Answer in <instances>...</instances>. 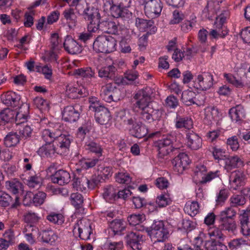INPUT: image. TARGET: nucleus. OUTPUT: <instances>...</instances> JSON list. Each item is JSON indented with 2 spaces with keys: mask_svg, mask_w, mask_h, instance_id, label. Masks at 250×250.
I'll return each mask as SVG.
<instances>
[{
  "mask_svg": "<svg viewBox=\"0 0 250 250\" xmlns=\"http://www.w3.org/2000/svg\"><path fill=\"white\" fill-rule=\"evenodd\" d=\"M154 90L150 87H146L139 90L134 96L136 100V107L139 108L140 118L143 121L151 123L158 117L159 111L154 109L150 102Z\"/></svg>",
  "mask_w": 250,
  "mask_h": 250,
  "instance_id": "obj_1",
  "label": "nucleus"
},
{
  "mask_svg": "<svg viewBox=\"0 0 250 250\" xmlns=\"http://www.w3.org/2000/svg\"><path fill=\"white\" fill-rule=\"evenodd\" d=\"M29 105L23 103L18 111H16L9 108H5L0 113V119L4 122L15 120L17 125H20L26 122L29 114Z\"/></svg>",
  "mask_w": 250,
  "mask_h": 250,
  "instance_id": "obj_2",
  "label": "nucleus"
},
{
  "mask_svg": "<svg viewBox=\"0 0 250 250\" xmlns=\"http://www.w3.org/2000/svg\"><path fill=\"white\" fill-rule=\"evenodd\" d=\"M117 117L128 126L130 133L132 136L141 138L147 134V130L146 126L142 123L138 122L135 118H130L128 111H120Z\"/></svg>",
  "mask_w": 250,
  "mask_h": 250,
  "instance_id": "obj_3",
  "label": "nucleus"
},
{
  "mask_svg": "<svg viewBox=\"0 0 250 250\" xmlns=\"http://www.w3.org/2000/svg\"><path fill=\"white\" fill-rule=\"evenodd\" d=\"M93 47L96 52L110 53L116 50L117 41L112 36L100 35L94 42Z\"/></svg>",
  "mask_w": 250,
  "mask_h": 250,
  "instance_id": "obj_4",
  "label": "nucleus"
},
{
  "mask_svg": "<svg viewBox=\"0 0 250 250\" xmlns=\"http://www.w3.org/2000/svg\"><path fill=\"white\" fill-rule=\"evenodd\" d=\"M220 171L207 172V167L204 165L197 166L194 171V179L198 183L206 184L219 177Z\"/></svg>",
  "mask_w": 250,
  "mask_h": 250,
  "instance_id": "obj_5",
  "label": "nucleus"
},
{
  "mask_svg": "<svg viewBox=\"0 0 250 250\" xmlns=\"http://www.w3.org/2000/svg\"><path fill=\"white\" fill-rule=\"evenodd\" d=\"M151 238L156 239L158 242H164L167 238L169 231L163 221L154 222L149 231Z\"/></svg>",
  "mask_w": 250,
  "mask_h": 250,
  "instance_id": "obj_6",
  "label": "nucleus"
},
{
  "mask_svg": "<svg viewBox=\"0 0 250 250\" xmlns=\"http://www.w3.org/2000/svg\"><path fill=\"white\" fill-rule=\"evenodd\" d=\"M171 136H167L154 143V146L158 151V157L164 159L173 150V140Z\"/></svg>",
  "mask_w": 250,
  "mask_h": 250,
  "instance_id": "obj_7",
  "label": "nucleus"
},
{
  "mask_svg": "<svg viewBox=\"0 0 250 250\" xmlns=\"http://www.w3.org/2000/svg\"><path fill=\"white\" fill-rule=\"evenodd\" d=\"M144 6L145 14L150 18L159 16L163 8V4L160 0H142Z\"/></svg>",
  "mask_w": 250,
  "mask_h": 250,
  "instance_id": "obj_8",
  "label": "nucleus"
},
{
  "mask_svg": "<svg viewBox=\"0 0 250 250\" xmlns=\"http://www.w3.org/2000/svg\"><path fill=\"white\" fill-rule=\"evenodd\" d=\"M213 84V75L209 72H203L198 74L193 81L194 87L201 90L209 89L212 86Z\"/></svg>",
  "mask_w": 250,
  "mask_h": 250,
  "instance_id": "obj_9",
  "label": "nucleus"
},
{
  "mask_svg": "<svg viewBox=\"0 0 250 250\" xmlns=\"http://www.w3.org/2000/svg\"><path fill=\"white\" fill-rule=\"evenodd\" d=\"M224 76L229 83L236 87L240 88L244 86L250 87V70L244 73L241 77H239L237 74L233 75L230 73H225Z\"/></svg>",
  "mask_w": 250,
  "mask_h": 250,
  "instance_id": "obj_10",
  "label": "nucleus"
},
{
  "mask_svg": "<svg viewBox=\"0 0 250 250\" xmlns=\"http://www.w3.org/2000/svg\"><path fill=\"white\" fill-rule=\"evenodd\" d=\"M73 231L75 233L78 232L81 239L85 240L89 239L92 233L90 221L85 218L79 220L74 226Z\"/></svg>",
  "mask_w": 250,
  "mask_h": 250,
  "instance_id": "obj_11",
  "label": "nucleus"
},
{
  "mask_svg": "<svg viewBox=\"0 0 250 250\" xmlns=\"http://www.w3.org/2000/svg\"><path fill=\"white\" fill-rule=\"evenodd\" d=\"M98 181L95 179L89 180L87 177L83 176L74 179L73 187L77 190L86 191L87 189H93L98 185Z\"/></svg>",
  "mask_w": 250,
  "mask_h": 250,
  "instance_id": "obj_12",
  "label": "nucleus"
},
{
  "mask_svg": "<svg viewBox=\"0 0 250 250\" xmlns=\"http://www.w3.org/2000/svg\"><path fill=\"white\" fill-rule=\"evenodd\" d=\"M145 236L140 232H130L125 237L127 244L132 250H142L141 244L145 240Z\"/></svg>",
  "mask_w": 250,
  "mask_h": 250,
  "instance_id": "obj_13",
  "label": "nucleus"
},
{
  "mask_svg": "<svg viewBox=\"0 0 250 250\" xmlns=\"http://www.w3.org/2000/svg\"><path fill=\"white\" fill-rule=\"evenodd\" d=\"M72 140V137L70 135L62 134L60 129L59 135L57 136L55 142L58 146V151L60 154H64L68 151Z\"/></svg>",
  "mask_w": 250,
  "mask_h": 250,
  "instance_id": "obj_14",
  "label": "nucleus"
},
{
  "mask_svg": "<svg viewBox=\"0 0 250 250\" xmlns=\"http://www.w3.org/2000/svg\"><path fill=\"white\" fill-rule=\"evenodd\" d=\"M189 158L187 154L181 153L172 161L173 168L178 173H182L187 166L189 164Z\"/></svg>",
  "mask_w": 250,
  "mask_h": 250,
  "instance_id": "obj_15",
  "label": "nucleus"
},
{
  "mask_svg": "<svg viewBox=\"0 0 250 250\" xmlns=\"http://www.w3.org/2000/svg\"><path fill=\"white\" fill-rule=\"evenodd\" d=\"M62 48L61 40L57 33L52 34L50 37V48L49 58L51 61H57V52Z\"/></svg>",
  "mask_w": 250,
  "mask_h": 250,
  "instance_id": "obj_16",
  "label": "nucleus"
},
{
  "mask_svg": "<svg viewBox=\"0 0 250 250\" xmlns=\"http://www.w3.org/2000/svg\"><path fill=\"white\" fill-rule=\"evenodd\" d=\"M6 188L13 194L16 195L15 202L12 205V208H16L20 205L19 198L17 195L22 188V184L18 180H13L6 182Z\"/></svg>",
  "mask_w": 250,
  "mask_h": 250,
  "instance_id": "obj_17",
  "label": "nucleus"
},
{
  "mask_svg": "<svg viewBox=\"0 0 250 250\" xmlns=\"http://www.w3.org/2000/svg\"><path fill=\"white\" fill-rule=\"evenodd\" d=\"M63 47L65 50L71 54L79 53L82 51V47L71 36H67L63 42Z\"/></svg>",
  "mask_w": 250,
  "mask_h": 250,
  "instance_id": "obj_18",
  "label": "nucleus"
},
{
  "mask_svg": "<svg viewBox=\"0 0 250 250\" xmlns=\"http://www.w3.org/2000/svg\"><path fill=\"white\" fill-rule=\"evenodd\" d=\"M21 99V96L13 91H8L1 97L2 101L4 104L12 107H15L20 104Z\"/></svg>",
  "mask_w": 250,
  "mask_h": 250,
  "instance_id": "obj_19",
  "label": "nucleus"
},
{
  "mask_svg": "<svg viewBox=\"0 0 250 250\" xmlns=\"http://www.w3.org/2000/svg\"><path fill=\"white\" fill-rule=\"evenodd\" d=\"M245 176L244 173L239 170L231 173L229 178L230 188L237 189L245 184Z\"/></svg>",
  "mask_w": 250,
  "mask_h": 250,
  "instance_id": "obj_20",
  "label": "nucleus"
},
{
  "mask_svg": "<svg viewBox=\"0 0 250 250\" xmlns=\"http://www.w3.org/2000/svg\"><path fill=\"white\" fill-rule=\"evenodd\" d=\"M229 116L233 122L239 124L245 117V111L243 106L237 105L229 110Z\"/></svg>",
  "mask_w": 250,
  "mask_h": 250,
  "instance_id": "obj_21",
  "label": "nucleus"
},
{
  "mask_svg": "<svg viewBox=\"0 0 250 250\" xmlns=\"http://www.w3.org/2000/svg\"><path fill=\"white\" fill-rule=\"evenodd\" d=\"M204 120L207 123L210 124L217 121L221 118L222 114L219 109L214 106H208L204 109Z\"/></svg>",
  "mask_w": 250,
  "mask_h": 250,
  "instance_id": "obj_22",
  "label": "nucleus"
},
{
  "mask_svg": "<svg viewBox=\"0 0 250 250\" xmlns=\"http://www.w3.org/2000/svg\"><path fill=\"white\" fill-rule=\"evenodd\" d=\"M80 113L73 106H67L62 112V118L64 121L69 122H74L78 120Z\"/></svg>",
  "mask_w": 250,
  "mask_h": 250,
  "instance_id": "obj_23",
  "label": "nucleus"
},
{
  "mask_svg": "<svg viewBox=\"0 0 250 250\" xmlns=\"http://www.w3.org/2000/svg\"><path fill=\"white\" fill-rule=\"evenodd\" d=\"M186 138L187 146L191 149L197 150L201 147V138L193 131L188 132L186 135Z\"/></svg>",
  "mask_w": 250,
  "mask_h": 250,
  "instance_id": "obj_24",
  "label": "nucleus"
},
{
  "mask_svg": "<svg viewBox=\"0 0 250 250\" xmlns=\"http://www.w3.org/2000/svg\"><path fill=\"white\" fill-rule=\"evenodd\" d=\"M42 157H53L56 154H59L57 147L56 148L54 144L46 143L39 148L37 151Z\"/></svg>",
  "mask_w": 250,
  "mask_h": 250,
  "instance_id": "obj_25",
  "label": "nucleus"
},
{
  "mask_svg": "<svg viewBox=\"0 0 250 250\" xmlns=\"http://www.w3.org/2000/svg\"><path fill=\"white\" fill-rule=\"evenodd\" d=\"M70 179L69 173L63 170L57 171L51 177V180L54 183H57L60 185L67 184L70 181Z\"/></svg>",
  "mask_w": 250,
  "mask_h": 250,
  "instance_id": "obj_26",
  "label": "nucleus"
},
{
  "mask_svg": "<svg viewBox=\"0 0 250 250\" xmlns=\"http://www.w3.org/2000/svg\"><path fill=\"white\" fill-rule=\"evenodd\" d=\"M118 25L114 21H104L100 22V29L109 34H118Z\"/></svg>",
  "mask_w": 250,
  "mask_h": 250,
  "instance_id": "obj_27",
  "label": "nucleus"
},
{
  "mask_svg": "<svg viewBox=\"0 0 250 250\" xmlns=\"http://www.w3.org/2000/svg\"><path fill=\"white\" fill-rule=\"evenodd\" d=\"M225 168L229 171L232 169L243 166V160L238 156L235 155L228 158H225Z\"/></svg>",
  "mask_w": 250,
  "mask_h": 250,
  "instance_id": "obj_28",
  "label": "nucleus"
},
{
  "mask_svg": "<svg viewBox=\"0 0 250 250\" xmlns=\"http://www.w3.org/2000/svg\"><path fill=\"white\" fill-rule=\"evenodd\" d=\"M175 126L176 128H184L190 129L193 127V121L191 118L177 116L174 120Z\"/></svg>",
  "mask_w": 250,
  "mask_h": 250,
  "instance_id": "obj_29",
  "label": "nucleus"
},
{
  "mask_svg": "<svg viewBox=\"0 0 250 250\" xmlns=\"http://www.w3.org/2000/svg\"><path fill=\"white\" fill-rule=\"evenodd\" d=\"M100 108L101 109L95 112L96 121L101 125H106L110 119L109 112L105 107Z\"/></svg>",
  "mask_w": 250,
  "mask_h": 250,
  "instance_id": "obj_30",
  "label": "nucleus"
},
{
  "mask_svg": "<svg viewBox=\"0 0 250 250\" xmlns=\"http://www.w3.org/2000/svg\"><path fill=\"white\" fill-rule=\"evenodd\" d=\"M241 232L244 236L250 235V218L248 214L244 212L239 217Z\"/></svg>",
  "mask_w": 250,
  "mask_h": 250,
  "instance_id": "obj_31",
  "label": "nucleus"
},
{
  "mask_svg": "<svg viewBox=\"0 0 250 250\" xmlns=\"http://www.w3.org/2000/svg\"><path fill=\"white\" fill-rule=\"evenodd\" d=\"M223 230L220 227L210 226L208 229V235L210 239L216 240H223L225 235L223 233Z\"/></svg>",
  "mask_w": 250,
  "mask_h": 250,
  "instance_id": "obj_32",
  "label": "nucleus"
},
{
  "mask_svg": "<svg viewBox=\"0 0 250 250\" xmlns=\"http://www.w3.org/2000/svg\"><path fill=\"white\" fill-rule=\"evenodd\" d=\"M60 129H45L42 132V138L46 143L54 142L59 135Z\"/></svg>",
  "mask_w": 250,
  "mask_h": 250,
  "instance_id": "obj_33",
  "label": "nucleus"
},
{
  "mask_svg": "<svg viewBox=\"0 0 250 250\" xmlns=\"http://www.w3.org/2000/svg\"><path fill=\"white\" fill-rule=\"evenodd\" d=\"M63 15L70 28L75 26L77 21V16L73 9H65L63 12Z\"/></svg>",
  "mask_w": 250,
  "mask_h": 250,
  "instance_id": "obj_34",
  "label": "nucleus"
},
{
  "mask_svg": "<svg viewBox=\"0 0 250 250\" xmlns=\"http://www.w3.org/2000/svg\"><path fill=\"white\" fill-rule=\"evenodd\" d=\"M228 246L229 249L234 250L242 248L246 246L250 247V240L248 238H239L230 241Z\"/></svg>",
  "mask_w": 250,
  "mask_h": 250,
  "instance_id": "obj_35",
  "label": "nucleus"
},
{
  "mask_svg": "<svg viewBox=\"0 0 250 250\" xmlns=\"http://www.w3.org/2000/svg\"><path fill=\"white\" fill-rule=\"evenodd\" d=\"M197 95L195 92L189 91H184L182 94V101L187 105H190L192 104H196L200 105L201 104H198L196 101V96Z\"/></svg>",
  "mask_w": 250,
  "mask_h": 250,
  "instance_id": "obj_36",
  "label": "nucleus"
},
{
  "mask_svg": "<svg viewBox=\"0 0 250 250\" xmlns=\"http://www.w3.org/2000/svg\"><path fill=\"white\" fill-rule=\"evenodd\" d=\"M204 248L205 250H227V247L218 240L210 238L206 240Z\"/></svg>",
  "mask_w": 250,
  "mask_h": 250,
  "instance_id": "obj_37",
  "label": "nucleus"
},
{
  "mask_svg": "<svg viewBox=\"0 0 250 250\" xmlns=\"http://www.w3.org/2000/svg\"><path fill=\"white\" fill-rule=\"evenodd\" d=\"M219 226L223 230L233 231L236 229V223L229 219L219 218Z\"/></svg>",
  "mask_w": 250,
  "mask_h": 250,
  "instance_id": "obj_38",
  "label": "nucleus"
},
{
  "mask_svg": "<svg viewBox=\"0 0 250 250\" xmlns=\"http://www.w3.org/2000/svg\"><path fill=\"white\" fill-rule=\"evenodd\" d=\"M199 208L197 202L189 201L184 207V211L190 216H194L199 212Z\"/></svg>",
  "mask_w": 250,
  "mask_h": 250,
  "instance_id": "obj_39",
  "label": "nucleus"
},
{
  "mask_svg": "<svg viewBox=\"0 0 250 250\" xmlns=\"http://www.w3.org/2000/svg\"><path fill=\"white\" fill-rule=\"evenodd\" d=\"M58 235L53 230H43L42 232V238L44 242L53 244L58 239Z\"/></svg>",
  "mask_w": 250,
  "mask_h": 250,
  "instance_id": "obj_40",
  "label": "nucleus"
},
{
  "mask_svg": "<svg viewBox=\"0 0 250 250\" xmlns=\"http://www.w3.org/2000/svg\"><path fill=\"white\" fill-rule=\"evenodd\" d=\"M115 67L111 64L101 67L98 71V75L100 78H112L115 72Z\"/></svg>",
  "mask_w": 250,
  "mask_h": 250,
  "instance_id": "obj_41",
  "label": "nucleus"
},
{
  "mask_svg": "<svg viewBox=\"0 0 250 250\" xmlns=\"http://www.w3.org/2000/svg\"><path fill=\"white\" fill-rule=\"evenodd\" d=\"M85 89H78L73 86L71 84H68L66 87V95L71 99H76L79 97V95H82L85 94Z\"/></svg>",
  "mask_w": 250,
  "mask_h": 250,
  "instance_id": "obj_42",
  "label": "nucleus"
},
{
  "mask_svg": "<svg viewBox=\"0 0 250 250\" xmlns=\"http://www.w3.org/2000/svg\"><path fill=\"white\" fill-rule=\"evenodd\" d=\"M110 229L114 234L120 235L125 229V225L121 220L116 219L112 221L110 224Z\"/></svg>",
  "mask_w": 250,
  "mask_h": 250,
  "instance_id": "obj_43",
  "label": "nucleus"
},
{
  "mask_svg": "<svg viewBox=\"0 0 250 250\" xmlns=\"http://www.w3.org/2000/svg\"><path fill=\"white\" fill-rule=\"evenodd\" d=\"M114 85L111 83H107L103 86L101 89V96L106 102H111V97H112V92Z\"/></svg>",
  "mask_w": 250,
  "mask_h": 250,
  "instance_id": "obj_44",
  "label": "nucleus"
},
{
  "mask_svg": "<svg viewBox=\"0 0 250 250\" xmlns=\"http://www.w3.org/2000/svg\"><path fill=\"white\" fill-rule=\"evenodd\" d=\"M84 18L86 20L93 21L94 20L100 18V14L98 13L97 9L92 8H90L88 6L84 9L83 13Z\"/></svg>",
  "mask_w": 250,
  "mask_h": 250,
  "instance_id": "obj_45",
  "label": "nucleus"
},
{
  "mask_svg": "<svg viewBox=\"0 0 250 250\" xmlns=\"http://www.w3.org/2000/svg\"><path fill=\"white\" fill-rule=\"evenodd\" d=\"M135 24L140 31L145 32L152 25L153 21L151 20L137 18Z\"/></svg>",
  "mask_w": 250,
  "mask_h": 250,
  "instance_id": "obj_46",
  "label": "nucleus"
},
{
  "mask_svg": "<svg viewBox=\"0 0 250 250\" xmlns=\"http://www.w3.org/2000/svg\"><path fill=\"white\" fill-rule=\"evenodd\" d=\"M19 142V137L16 133L10 132L4 139V144L7 147H11L17 145Z\"/></svg>",
  "mask_w": 250,
  "mask_h": 250,
  "instance_id": "obj_47",
  "label": "nucleus"
},
{
  "mask_svg": "<svg viewBox=\"0 0 250 250\" xmlns=\"http://www.w3.org/2000/svg\"><path fill=\"white\" fill-rule=\"evenodd\" d=\"M97 159H83L78 162V166L83 169H87L93 167L97 163Z\"/></svg>",
  "mask_w": 250,
  "mask_h": 250,
  "instance_id": "obj_48",
  "label": "nucleus"
},
{
  "mask_svg": "<svg viewBox=\"0 0 250 250\" xmlns=\"http://www.w3.org/2000/svg\"><path fill=\"white\" fill-rule=\"evenodd\" d=\"M211 152L215 159L220 160L225 159L226 152L224 148L217 146H213Z\"/></svg>",
  "mask_w": 250,
  "mask_h": 250,
  "instance_id": "obj_49",
  "label": "nucleus"
},
{
  "mask_svg": "<svg viewBox=\"0 0 250 250\" xmlns=\"http://www.w3.org/2000/svg\"><path fill=\"white\" fill-rule=\"evenodd\" d=\"M146 220V216L143 214H134L130 215L127 219L130 225L136 226L142 223Z\"/></svg>",
  "mask_w": 250,
  "mask_h": 250,
  "instance_id": "obj_50",
  "label": "nucleus"
},
{
  "mask_svg": "<svg viewBox=\"0 0 250 250\" xmlns=\"http://www.w3.org/2000/svg\"><path fill=\"white\" fill-rule=\"evenodd\" d=\"M116 180L118 183L128 185L131 183L132 178L127 172H119L116 175Z\"/></svg>",
  "mask_w": 250,
  "mask_h": 250,
  "instance_id": "obj_51",
  "label": "nucleus"
},
{
  "mask_svg": "<svg viewBox=\"0 0 250 250\" xmlns=\"http://www.w3.org/2000/svg\"><path fill=\"white\" fill-rule=\"evenodd\" d=\"M116 190L112 186H108L104 189L103 197L107 201H111L116 197Z\"/></svg>",
  "mask_w": 250,
  "mask_h": 250,
  "instance_id": "obj_52",
  "label": "nucleus"
},
{
  "mask_svg": "<svg viewBox=\"0 0 250 250\" xmlns=\"http://www.w3.org/2000/svg\"><path fill=\"white\" fill-rule=\"evenodd\" d=\"M236 214V211L231 207L225 208L220 212L219 218L232 219Z\"/></svg>",
  "mask_w": 250,
  "mask_h": 250,
  "instance_id": "obj_53",
  "label": "nucleus"
},
{
  "mask_svg": "<svg viewBox=\"0 0 250 250\" xmlns=\"http://www.w3.org/2000/svg\"><path fill=\"white\" fill-rule=\"evenodd\" d=\"M75 73L82 77L91 78L95 75V72L90 67L82 68L76 70Z\"/></svg>",
  "mask_w": 250,
  "mask_h": 250,
  "instance_id": "obj_54",
  "label": "nucleus"
},
{
  "mask_svg": "<svg viewBox=\"0 0 250 250\" xmlns=\"http://www.w3.org/2000/svg\"><path fill=\"white\" fill-rule=\"evenodd\" d=\"M85 149L91 152L95 153L99 155H102V149L101 146L94 142L87 143L85 145Z\"/></svg>",
  "mask_w": 250,
  "mask_h": 250,
  "instance_id": "obj_55",
  "label": "nucleus"
},
{
  "mask_svg": "<svg viewBox=\"0 0 250 250\" xmlns=\"http://www.w3.org/2000/svg\"><path fill=\"white\" fill-rule=\"evenodd\" d=\"M46 198V194L42 191H39L33 197V202L36 206L43 204Z\"/></svg>",
  "mask_w": 250,
  "mask_h": 250,
  "instance_id": "obj_56",
  "label": "nucleus"
},
{
  "mask_svg": "<svg viewBox=\"0 0 250 250\" xmlns=\"http://www.w3.org/2000/svg\"><path fill=\"white\" fill-rule=\"evenodd\" d=\"M47 220L54 224H61L64 221L63 216L62 214L52 212L47 217Z\"/></svg>",
  "mask_w": 250,
  "mask_h": 250,
  "instance_id": "obj_57",
  "label": "nucleus"
},
{
  "mask_svg": "<svg viewBox=\"0 0 250 250\" xmlns=\"http://www.w3.org/2000/svg\"><path fill=\"white\" fill-rule=\"evenodd\" d=\"M171 200L167 194L158 195L156 200V203L160 208L165 207L170 204Z\"/></svg>",
  "mask_w": 250,
  "mask_h": 250,
  "instance_id": "obj_58",
  "label": "nucleus"
},
{
  "mask_svg": "<svg viewBox=\"0 0 250 250\" xmlns=\"http://www.w3.org/2000/svg\"><path fill=\"white\" fill-rule=\"evenodd\" d=\"M215 29H212L210 31V35L213 38L216 39L219 37H224L228 34V30L225 29H222L220 26L216 25Z\"/></svg>",
  "mask_w": 250,
  "mask_h": 250,
  "instance_id": "obj_59",
  "label": "nucleus"
},
{
  "mask_svg": "<svg viewBox=\"0 0 250 250\" xmlns=\"http://www.w3.org/2000/svg\"><path fill=\"white\" fill-rule=\"evenodd\" d=\"M70 199L71 204L76 208H79L83 203L82 195L77 192L71 194Z\"/></svg>",
  "mask_w": 250,
  "mask_h": 250,
  "instance_id": "obj_60",
  "label": "nucleus"
},
{
  "mask_svg": "<svg viewBox=\"0 0 250 250\" xmlns=\"http://www.w3.org/2000/svg\"><path fill=\"white\" fill-rule=\"evenodd\" d=\"M229 17V12L228 11H224L218 17L216 18L215 25L220 26L222 29H227L226 27L224 25V23L226 21V19Z\"/></svg>",
  "mask_w": 250,
  "mask_h": 250,
  "instance_id": "obj_61",
  "label": "nucleus"
},
{
  "mask_svg": "<svg viewBox=\"0 0 250 250\" xmlns=\"http://www.w3.org/2000/svg\"><path fill=\"white\" fill-rule=\"evenodd\" d=\"M124 7H122L120 5H114L112 6L110 8V12L111 15L116 18H118L119 17L124 16Z\"/></svg>",
  "mask_w": 250,
  "mask_h": 250,
  "instance_id": "obj_62",
  "label": "nucleus"
},
{
  "mask_svg": "<svg viewBox=\"0 0 250 250\" xmlns=\"http://www.w3.org/2000/svg\"><path fill=\"white\" fill-rule=\"evenodd\" d=\"M89 103L90 104L89 106V109L95 112L101 109L100 107H104L100 104L99 100L95 97H90Z\"/></svg>",
  "mask_w": 250,
  "mask_h": 250,
  "instance_id": "obj_63",
  "label": "nucleus"
},
{
  "mask_svg": "<svg viewBox=\"0 0 250 250\" xmlns=\"http://www.w3.org/2000/svg\"><path fill=\"white\" fill-rule=\"evenodd\" d=\"M100 18H96L93 21H90L89 23L87 25V31L92 33L97 32L100 29V22L99 21Z\"/></svg>",
  "mask_w": 250,
  "mask_h": 250,
  "instance_id": "obj_64",
  "label": "nucleus"
}]
</instances>
